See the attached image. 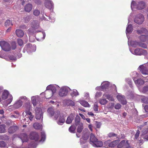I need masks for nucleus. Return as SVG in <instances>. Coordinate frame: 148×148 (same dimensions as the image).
<instances>
[{
  "instance_id": "f257e3e1",
  "label": "nucleus",
  "mask_w": 148,
  "mask_h": 148,
  "mask_svg": "<svg viewBox=\"0 0 148 148\" xmlns=\"http://www.w3.org/2000/svg\"><path fill=\"white\" fill-rule=\"evenodd\" d=\"M104 91L116 92H117L116 85L108 81H104L101 83Z\"/></svg>"
},
{
  "instance_id": "f03ea898",
  "label": "nucleus",
  "mask_w": 148,
  "mask_h": 148,
  "mask_svg": "<svg viewBox=\"0 0 148 148\" xmlns=\"http://www.w3.org/2000/svg\"><path fill=\"white\" fill-rule=\"evenodd\" d=\"M90 143L93 146L95 147H101L103 145V142L98 140L94 135L92 133L90 134Z\"/></svg>"
},
{
  "instance_id": "7ed1b4c3",
  "label": "nucleus",
  "mask_w": 148,
  "mask_h": 148,
  "mask_svg": "<svg viewBox=\"0 0 148 148\" xmlns=\"http://www.w3.org/2000/svg\"><path fill=\"white\" fill-rule=\"evenodd\" d=\"M30 109V106H29L26 109L25 111L23 113V115L26 118H25L23 119V121L25 122V124H28L30 121H31L33 118L34 116L32 114V113L29 111Z\"/></svg>"
},
{
  "instance_id": "20e7f679",
  "label": "nucleus",
  "mask_w": 148,
  "mask_h": 148,
  "mask_svg": "<svg viewBox=\"0 0 148 148\" xmlns=\"http://www.w3.org/2000/svg\"><path fill=\"white\" fill-rule=\"evenodd\" d=\"M146 4L143 1H140L136 4L134 1H132L131 4V8L132 10L134 8H136L138 10L144 9L145 7Z\"/></svg>"
},
{
  "instance_id": "39448f33",
  "label": "nucleus",
  "mask_w": 148,
  "mask_h": 148,
  "mask_svg": "<svg viewBox=\"0 0 148 148\" xmlns=\"http://www.w3.org/2000/svg\"><path fill=\"white\" fill-rule=\"evenodd\" d=\"M60 88V86L56 84H51L46 87L45 91L51 92H56L57 90Z\"/></svg>"
},
{
  "instance_id": "423d86ee",
  "label": "nucleus",
  "mask_w": 148,
  "mask_h": 148,
  "mask_svg": "<svg viewBox=\"0 0 148 148\" xmlns=\"http://www.w3.org/2000/svg\"><path fill=\"white\" fill-rule=\"evenodd\" d=\"M2 98L4 100L7 99L5 101L6 106H8V104H10L13 100V97L10 93H3Z\"/></svg>"
},
{
  "instance_id": "0eeeda50",
  "label": "nucleus",
  "mask_w": 148,
  "mask_h": 148,
  "mask_svg": "<svg viewBox=\"0 0 148 148\" xmlns=\"http://www.w3.org/2000/svg\"><path fill=\"white\" fill-rule=\"evenodd\" d=\"M119 141L120 140L119 139L116 140L112 142L110 140H107L104 142V145L106 148L113 147L116 145Z\"/></svg>"
},
{
  "instance_id": "6e6552de",
  "label": "nucleus",
  "mask_w": 148,
  "mask_h": 148,
  "mask_svg": "<svg viewBox=\"0 0 148 148\" xmlns=\"http://www.w3.org/2000/svg\"><path fill=\"white\" fill-rule=\"evenodd\" d=\"M0 46L2 50L5 51H10L11 49V46L10 44L5 41H1L0 42Z\"/></svg>"
},
{
  "instance_id": "1a4fd4ad",
  "label": "nucleus",
  "mask_w": 148,
  "mask_h": 148,
  "mask_svg": "<svg viewBox=\"0 0 148 148\" xmlns=\"http://www.w3.org/2000/svg\"><path fill=\"white\" fill-rule=\"evenodd\" d=\"M138 69L143 75L148 74V63L144 64L139 66Z\"/></svg>"
},
{
  "instance_id": "9d476101",
  "label": "nucleus",
  "mask_w": 148,
  "mask_h": 148,
  "mask_svg": "<svg viewBox=\"0 0 148 148\" xmlns=\"http://www.w3.org/2000/svg\"><path fill=\"white\" fill-rule=\"evenodd\" d=\"M130 52L133 54L136 55H145L147 53V51L142 49L137 48L133 51L129 48Z\"/></svg>"
},
{
  "instance_id": "9b49d317",
  "label": "nucleus",
  "mask_w": 148,
  "mask_h": 148,
  "mask_svg": "<svg viewBox=\"0 0 148 148\" xmlns=\"http://www.w3.org/2000/svg\"><path fill=\"white\" fill-rule=\"evenodd\" d=\"M60 92H78L77 90L76 89L71 90L70 88L67 86H63L60 88Z\"/></svg>"
},
{
  "instance_id": "f8f14e48",
  "label": "nucleus",
  "mask_w": 148,
  "mask_h": 148,
  "mask_svg": "<svg viewBox=\"0 0 148 148\" xmlns=\"http://www.w3.org/2000/svg\"><path fill=\"white\" fill-rule=\"evenodd\" d=\"M47 111L49 115L51 117L53 116L55 119H56L58 118L60 114V112L59 111L54 112L53 109L52 108H49Z\"/></svg>"
},
{
  "instance_id": "ddd939ff",
  "label": "nucleus",
  "mask_w": 148,
  "mask_h": 148,
  "mask_svg": "<svg viewBox=\"0 0 148 148\" xmlns=\"http://www.w3.org/2000/svg\"><path fill=\"white\" fill-rule=\"evenodd\" d=\"M36 118L37 119H41L42 120L43 114L42 109L40 108H37L35 110Z\"/></svg>"
},
{
  "instance_id": "4468645a",
  "label": "nucleus",
  "mask_w": 148,
  "mask_h": 148,
  "mask_svg": "<svg viewBox=\"0 0 148 148\" xmlns=\"http://www.w3.org/2000/svg\"><path fill=\"white\" fill-rule=\"evenodd\" d=\"M144 21V17L141 14H137L136 16L134 19L135 23L139 24H142Z\"/></svg>"
},
{
  "instance_id": "2eb2a0df",
  "label": "nucleus",
  "mask_w": 148,
  "mask_h": 148,
  "mask_svg": "<svg viewBox=\"0 0 148 148\" xmlns=\"http://www.w3.org/2000/svg\"><path fill=\"white\" fill-rule=\"evenodd\" d=\"M27 98L25 96H22L20 97V99L16 101L13 105V107L15 109H17L21 107L23 104V102L21 99L26 100Z\"/></svg>"
},
{
  "instance_id": "dca6fc26",
  "label": "nucleus",
  "mask_w": 148,
  "mask_h": 148,
  "mask_svg": "<svg viewBox=\"0 0 148 148\" xmlns=\"http://www.w3.org/2000/svg\"><path fill=\"white\" fill-rule=\"evenodd\" d=\"M25 49L27 52H34L36 50V47L35 45H32L31 44H28L26 46Z\"/></svg>"
},
{
  "instance_id": "f3484780",
  "label": "nucleus",
  "mask_w": 148,
  "mask_h": 148,
  "mask_svg": "<svg viewBox=\"0 0 148 148\" xmlns=\"http://www.w3.org/2000/svg\"><path fill=\"white\" fill-rule=\"evenodd\" d=\"M44 4L47 8L50 10L53 9L54 4L51 0H45Z\"/></svg>"
},
{
  "instance_id": "a211bd4d",
  "label": "nucleus",
  "mask_w": 148,
  "mask_h": 148,
  "mask_svg": "<svg viewBox=\"0 0 148 148\" xmlns=\"http://www.w3.org/2000/svg\"><path fill=\"white\" fill-rule=\"evenodd\" d=\"M41 14L42 15H40L39 16V20L40 21L42 20H45L47 21L48 20V18H46L45 16H46L47 18H48L49 20L51 19V21L52 22H54L55 20V18L54 17L52 18H51V17L50 16L49 17L47 16L45 13H42V12H41Z\"/></svg>"
},
{
  "instance_id": "6ab92c4d",
  "label": "nucleus",
  "mask_w": 148,
  "mask_h": 148,
  "mask_svg": "<svg viewBox=\"0 0 148 148\" xmlns=\"http://www.w3.org/2000/svg\"><path fill=\"white\" fill-rule=\"evenodd\" d=\"M29 138L31 139L34 140L35 141H37L39 139V136L37 133L33 132L31 133Z\"/></svg>"
},
{
  "instance_id": "aec40b11",
  "label": "nucleus",
  "mask_w": 148,
  "mask_h": 148,
  "mask_svg": "<svg viewBox=\"0 0 148 148\" xmlns=\"http://www.w3.org/2000/svg\"><path fill=\"white\" fill-rule=\"evenodd\" d=\"M128 25L126 30V33L128 38L129 37L128 34L132 32L133 29L132 25L130 24H129L130 21V18L128 19Z\"/></svg>"
},
{
  "instance_id": "412c9836",
  "label": "nucleus",
  "mask_w": 148,
  "mask_h": 148,
  "mask_svg": "<svg viewBox=\"0 0 148 148\" xmlns=\"http://www.w3.org/2000/svg\"><path fill=\"white\" fill-rule=\"evenodd\" d=\"M116 98L119 102L122 104L125 105L127 103V102L124 96L119 95L116 96Z\"/></svg>"
},
{
  "instance_id": "4be33fe9",
  "label": "nucleus",
  "mask_w": 148,
  "mask_h": 148,
  "mask_svg": "<svg viewBox=\"0 0 148 148\" xmlns=\"http://www.w3.org/2000/svg\"><path fill=\"white\" fill-rule=\"evenodd\" d=\"M129 142L128 140H127L126 142L125 140L122 141L118 145L117 147L122 148L123 147H124L125 148L126 146H128L129 144Z\"/></svg>"
},
{
  "instance_id": "5701e85b",
  "label": "nucleus",
  "mask_w": 148,
  "mask_h": 148,
  "mask_svg": "<svg viewBox=\"0 0 148 148\" xmlns=\"http://www.w3.org/2000/svg\"><path fill=\"white\" fill-rule=\"evenodd\" d=\"M132 78L134 80L135 83L139 88V87L142 85H143L144 83V81L141 79H138L136 80H135V78L134 77H132Z\"/></svg>"
},
{
  "instance_id": "b1692460",
  "label": "nucleus",
  "mask_w": 148,
  "mask_h": 148,
  "mask_svg": "<svg viewBox=\"0 0 148 148\" xmlns=\"http://www.w3.org/2000/svg\"><path fill=\"white\" fill-rule=\"evenodd\" d=\"M31 25L32 28L36 29L39 27V23L38 21L34 20L31 22Z\"/></svg>"
},
{
  "instance_id": "393cba45",
  "label": "nucleus",
  "mask_w": 148,
  "mask_h": 148,
  "mask_svg": "<svg viewBox=\"0 0 148 148\" xmlns=\"http://www.w3.org/2000/svg\"><path fill=\"white\" fill-rule=\"evenodd\" d=\"M128 45L130 47L132 46L135 47L138 45V43L135 41H130L129 37H128Z\"/></svg>"
},
{
  "instance_id": "a878e982",
  "label": "nucleus",
  "mask_w": 148,
  "mask_h": 148,
  "mask_svg": "<svg viewBox=\"0 0 148 148\" xmlns=\"http://www.w3.org/2000/svg\"><path fill=\"white\" fill-rule=\"evenodd\" d=\"M36 32H41V33H40V35L41 36V37H40L37 39L39 41H40L44 40L46 36L45 32L44 31H43L42 29H41V30H38L37 31H36Z\"/></svg>"
},
{
  "instance_id": "bb28decb",
  "label": "nucleus",
  "mask_w": 148,
  "mask_h": 148,
  "mask_svg": "<svg viewBox=\"0 0 148 148\" xmlns=\"http://www.w3.org/2000/svg\"><path fill=\"white\" fill-rule=\"evenodd\" d=\"M19 138L23 143L27 142L28 140L27 136L25 134H22L20 136Z\"/></svg>"
},
{
  "instance_id": "cd10ccee",
  "label": "nucleus",
  "mask_w": 148,
  "mask_h": 148,
  "mask_svg": "<svg viewBox=\"0 0 148 148\" xmlns=\"http://www.w3.org/2000/svg\"><path fill=\"white\" fill-rule=\"evenodd\" d=\"M32 8V5L31 3L26 4L24 7L25 10L27 12H30Z\"/></svg>"
},
{
  "instance_id": "c85d7f7f",
  "label": "nucleus",
  "mask_w": 148,
  "mask_h": 148,
  "mask_svg": "<svg viewBox=\"0 0 148 148\" xmlns=\"http://www.w3.org/2000/svg\"><path fill=\"white\" fill-rule=\"evenodd\" d=\"M18 129V127L16 126H12L10 127L8 130L10 134H12L15 132Z\"/></svg>"
},
{
  "instance_id": "c756f323",
  "label": "nucleus",
  "mask_w": 148,
  "mask_h": 148,
  "mask_svg": "<svg viewBox=\"0 0 148 148\" xmlns=\"http://www.w3.org/2000/svg\"><path fill=\"white\" fill-rule=\"evenodd\" d=\"M74 116L73 114H71L68 117L66 121V123L68 124L71 123L72 121L73 120Z\"/></svg>"
},
{
  "instance_id": "7c9ffc66",
  "label": "nucleus",
  "mask_w": 148,
  "mask_h": 148,
  "mask_svg": "<svg viewBox=\"0 0 148 148\" xmlns=\"http://www.w3.org/2000/svg\"><path fill=\"white\" fill-rule=\"evenodd\" d=\"M16 33L17 36L19 37H22L24 35L23 32L21 29L16 30Z\"/></svg>"
},
{
  "instance_id": "2f4dec72",
  "label": "nucleus",
  "mask_w": 148,
  "mask_h": 148,
  "mask_svg": "<svg viewBox=\"0 0 148 148\" xmlns=\"http://www.w3.org/2000/svg\"><path fill=\"white\" fill-rule=\"evenodd\" d=\"M137 32L138 34H141L142 33H145L146 35H148V31L145 28H141L140 29L137 31Z\"/></svg>"
},
{
  "instance_id": "473e14b6",
  "label": "nucleus",
  "mask_w": 148,
  "mask_h": 148,
  "mask_svg": "<svg viewBox=\"0 0 148 148\" xmlns=\"http://www.w3.org/2000/svg\"><path fill=\"white\" fill-rule=\"evenodd\" d=\"M79 103L80 104L83 106L86 107H90V106L87 102L84 100H81L79 101Z\"/></svg>"
},
{
  "instance_id": "72a5a7b5",
  "label": "nucleus",
  "mask_w": 148,
  "mask_h": 148,
  "mask_svg": "<svg viewBox=\"0 0 148 148\" xmlns=\"http://www.w3.org/2000/svg\"><path fill=\"white\" fill-rule=\"evenodd\" d=\"M65 121V119L64 116L63 115H60L58 120V123L60 125H62Z\"/></svg>"
},
{
  "instance_id": "f704fd0d",
  "label": "nucleus",
  "mask_w": 148,
  "mask_h": 148,
  "mask_svg": "<svg viewBox=\"0 0 148 148\" xmlns=\"http://www.w3.org/2000/svg\"><path fill=\"white\" fill-rule=\"evenodd\" d=\"M89 135L90 133L87 130L85 133H83L82 136L83 139L85 140H87L88 138Z\"/></svg>"
},
{
  "instance_id": "c9c22d12",
  "label": "nucleus",
  "mask_w": 148,
  "mask_h": 148,
  "mask_svg": "<svg viewBox=\"0 0 148 148\" xmlns=\"http://www.w3.org/2000/svg\"><path fill=\"white\" fill-rule=\"evenodd\" d=\"M66 104L69 106H73L75 105V103L72 101L70 100H66L64 101Z\"/></svg>"
},
{
  "instance_id": "e433bc0d",
  "label": "nucleus",
  "mask_w": 148,
  "mask_h": 148,
  "mask_svg": "<svg viewBox=\"0 0 148 148\" xmlns=\"http://www.w3.org/2000/svg\"><path fill=\"white\" fill-rule=\"evenodd\" d=\"M37 145V141H32L28 145V148H35Z\"/></svg>"
},
{
  "instance_id": "4c0bfd02",
  "label": "nucleus",
  "mask_w": 148,
  "mask_h": 148,
  "mask_svg": "<svg viewBox=\"0 0 148 148\" xmlns=\"http://www.w3.org/2000/svg\"><path fill=\"white\" fill-rule=\"evenodd\" d=\"M33 127L36 129L40 130L42 129V126L41 124L37 123H35L33 124Z\"/></svg>"
},
{
  "instance_id": "58836bf2",
  "label": "nucleus",
  "mask_w": 148,
  "mask_h": 148,
  "mask_svg": "<svg viewBox=\"0 0 148 148\" xmlns=\"http://www.w3.org/2000/svg\"><path fill=\"white\" fill-rule=\"evenodd\" d=\"M75 124L76 125H80V123H82L80 122V118L78 115L76 116L75 118Z\"/></svg>"
},
{
  "instance_id": "ea45409f",
  "label": "nucleus",
  "mask_w": 148,
  "mask_h": 148,
  "mask_svg": "<svg viewBox=\"0 0 148 148\" xmlns=\"http://www.w3.org/2000/svg\"><path fill=\"white\" fill-rule=\"evenodd\" d=\"M104 94L103 96L106 97V98L108 99L111 101H114V99L112 96L110 95L109 94Z\"/></svg>"
},
{
  "instance_id": "a19ab883",
  "label": "nucleus",
  "mask_w": 148,
  "mask_h": 148,
  "mask_svg": "<svg viewBox=\"0 0 148 148\" xmlns=\"http://www.w3.org/2000/svg\"><path fill=\"white\" fill-rule=\"evenodd\" d=\"M32 103L34 106H35L36 105L37 101L38 100L37 96H33L32 97Z\"/></svg>"
},
{
  "instance_id": "79ce46f5",
  "label": "nucleus",
  "mask_w": 148,
  "mask_h": 148,
  "mask_svg": "<svg viewBox=\"0 0 148 148\" xmlns=\"http://www.w3.org/2000/svg\"><path fill=\"white\" fill-rule=\"evenodd\" d=\"M78 127L77 129V132L80 133L82 132L83 129V125L82 123H80V125H77Z\"/></svg>"
},
{
  "instance_id": "37998d69",
  "label": "nucleus",
  "mask_w": 148,
  "mask_h": 148,
  "mask_svg": "<svg viewBox=\"0 0 148 148\" xmlns=\"http://www.w3.org/2000/svg\"><path fill=\"white\" fill-rule=\"evenodd\" d=\"M5 132V126L4 125H0V133H3Z\"/></svg>"
},
{
  "instance_id": "c03bdc74",
  "label": "nucleus",
  "mask_w": 148,
  "mask_h": 148,
  "mask_svg": "<svg viewBox=\"0 0 148 148\" xmlns=\"http://www.w3.org/2000/svg\"><path fill=\"white\" fill-rule=\"evenodd\" d=\"M9 139V137L6 135L4 134L3 135H0V139L3 140H8Z\"/></svg>"
},
{
  "instance_id": "a18cd8bd",
  "label": "nucleus",
  "mask_w": 148,
  "mask_h": 148,
  "mask_svg": "<svg viewBox=\"0 0 148 148\" xmlns=\"http://www.w3.org/2000/svg\"><path fill=\"white\" fill-rule=\"evenodd\" d=\"M147 36H148V35H147V36L142 35L140 37V39L142 41H145L147 39Z\"/></svg>"
},
{
  "instance_id": "49530a36",
  "label": "nucleus",
  "mask_w": 148,
  "mask_h": 148,
  "mask_svg": "<svg viewBox=\"0 0 148 148\" xmlns=\"http://www.w3.org/2000/svg\"><path fill=\"white\" fill-rule=\"evenodd\" d=\"M76 129V127L74 125H72L69 129L70 132L72 133H74Z\"/></svg>"
},
{
  "instance_id": "de8ad7c7",
  "label": "nucleus",
  "mask_w": 148,
  "mask_h": 148,
  "mask_svg": "<svg viewBox=\"0 0 148 148\" xmlns=\"http://www.w3.org/2000/svg\"><path fill=\"white\" fill-rule=\"evenodd\" d=\"M41 139L40 141L42 142H44L46 138V135L45 134V133L44 132H41Z\"/></svg>"
},
{
  "instance_id": "09e8293b",
  "label": "nucleus",
  "mask_w": 148,
  "mask_h": 148,
  "mask_svg": "<svg viewBox=\"0 0 148 148\" xmlns=\"http://www.w3.org/2000/svg\"><path fill=\"white\" fill-rule=\"evenodd\" d=\"M141 100L143 102L148 104V97H141Z\"/></svg>"
},
{
  "instance_id": "8fccbe9b",
  "label": "nucleus",
  "mask_w": 148,
  "mask_h": 148,
  "mask_svg": "<svg viewBox=\"0 0 148 148\" xmlns=\"http://www.w3.org/2000/svg\"><path fill=\"white\" fill-rule=\"evenodd\" d=\"M33 14L35 16H38L40 13V11L37 9H35L33 11Z\"/></svg>"
},
{
  "instance_id": "3c124183",
  "label": "nucleus",
  "mask_w": 148,
  "mask_h": 148,
  "mask_svg": "<svg viewBox=\"0 0 148 148\" xmlns=\"http://www.w3.org/2000/svg\"><path fill=\"white\" fill-rule=\"evenodd\" d=\"M5 25L6 27L10 26L12 25V22L9 20H7L5 23Z\"/></svg>"
},
{
  "instance_id": "603ef678",
  "label": "nucleus",
  "mask_w": 148,
  "mask_h": 148,
  "mask_svg": "<svg viewBox=\"0 0 148 148\" xmlns=\"http://www.w3.org/2000/svg\"><path fill=\"white\" fill-rule=\"evenodd\" d=\"M95 89L96 90L98 91H103L104 92V90L101 84V86L97 87L95 88Z\"/></svg>"
},
{
  "instance_id": "864d4df0",
  "label": "nucleus",
  "mask_w": 148,
  "mask_h": 148,
  "mask_svg": "<svg viewBox=\"0 0 148 148\" xmlns=\"http://www.w3.org/2000/svg\"><path fill=\"white\" fill-rule=\"evenodd\" d=\"M126 81L128 84L132 88V81L131 79L127 78L126 79Z\"/></svg>"
},
{
  "instance_id": "5fc2aeb1",
  "label": "nucleus",
  "mask_w": 148,
  "mask_h": 148,
  "mask_svg": "<svg viewBox=\"0 0 148 148\" xmlns=\"http://www.w3.org/2000/svg\"><path fill=\"white\" fill-rule=\"evenodd\" d=\"M147 133H148V128H145L143 130L142 135H145Z\"/></svg>"
},
{
  "instance_id": "6e6d98bb",
  "label": "nucleus",
  "mask_w": 148,
  "mask_h": 148,
  "mask_svg": "<svg viewBox=\"0 0 148 148\" xmlns=\"http://www.w3.org/2000/svg\"><path fill=\"white\" fill-rule=\"evenodd\" d=\"M11 49L13 50L15 49L16 47V44L15 42H13L11 43Z\"/></svg>"
},
{
  "instance_id": "4d7b16f0",
  "label": "nucleus",
  "mask_w": 148,
  "mask_h": 148,
  "mask_svg": "<svg viewBox=\"0 0 148 148\" xmlns=\"http://www.w3.org/2000/svg\"><path fill=\"white\" fill-rule=\"evenodd\" d=\"M34 31L32 32L31 31V29H29V30H28V34H29V40L31 42H32L33 41V40H31V36L32 34H33Z\"/></svg>"
},
{
  "instance_id": "13d9d810",
  "label": "nucleus",
  "mask_w": 148,
  "mask_h": 148,
  "mask_svg": "<svg viewBox=\"0 0 148 148\" xmlns=\"http://www.w3.org/2000/svg\"><path fill=\"white\" fill-rule=\"evenodd\" d=\"M107 102V100L105 99H102L100 100V103L102 105H104Z\"/></svg>"
},
{
  "instance_id": "bf43d9fd",
  "label": "nucleus",
  "mask_w": 148,
  "mask_h": 148,
  "mask_svg": "<svg viewBox=\"0 0 148 148\" xmlns=\"http://www.w3.org/2000/svg\"><path fill=\"white\" fill-rule=\"evenodd\" d=\"M138 45L140 47H143L145 48H146L147 47L146 45L145 44L143 43H138Z\"/></svg>"
},
{
  "instance_id": "052dcab7",
  "label": "nucleus",
  "mask_w": 148,
  "mask_h": 148,
  "mask_svg": "<svg viewBox=\"0 0 148 148\" xmlns=\"http://www.w3.org/2000/svg\"><path fill=\"white\" fill-rule=\"evenodd\" d=\"M17 42L20 46H22L23 45V40L21 39H18L17 40Z\"/></svg>"
},
{
  "instance_id": "680f3d73",
  "label": "nucleus",
  "mask_w": 148,
  "mask_h": 148,
  "mask_svg": "<svg viewBox=\"0 0 148 148\" xmlns=\"http://www.w3.org/2000/svg\"><path fill=\"white\" fill-rule=\"evenodd\" d=\"M121 107V105L119 103L116 104L114 106V108L116 109L119 110L120 109Z\"/></svg>"
},
{
  "instance_id": "e2e57ef3",
  "label": "nucleus",
  "mask_w": 148,
  "mask_h": 148,
  "mask_svg": "<svg viewBox=\"0 0 148 148\" xmlns=\"http://www.w3.org/2000/svg\"><path fill=\"white\" fill-rule=\"evenodd\" d=\"M6 144L5 142L1 141H0V147H4L5 146Z\"/></svg>"
},
{
  "instance_id": "0e129e2a",
  "label": "nucleus",
  "mask_w": 148,
  "mask_h": 148,
  "mask_svg": "<svg viewBox=\"0 0 148 148\" xmlns=\"http://www.w3.org/2000/svg\"><path fill=\"white\" fill-rule=\"evenodd\" d=\"M30 19L29 16H27L25 17L24 18V21L25 23H28L30 20Z\"/></svg>"
},
{
  "instance_id": "69168bd1",
  "label": "nucleus",
  "mask_w": 148,
  "mask_h": 148,
  "mask_svg": "<svg viewBox=\"0 0 148 148\" xmlns=\"http://www.w3.org/2000/svg\"><path fill=\"white\" fill-rule=\"evenodd\" d=\"M140 134V131L139 130H138L137 131V132H136L135 136V138L137 139V138L139 136Z\"/></svg>"
},
{
  "instance_id": "338daca9",
  "label": "nucleus",
  "mask_w": 148,
  "mask_h": 148,
  "mask_svg": "<svg viewBox=\"0 0 148 148\" xmlns=\"http://www.w3.org/2000/svg\"><path fill=\"white\" fill-rule=\"evenodd\" d=\"M148 91V86H146L143 87V91L145 92Z\"/></svg>"
},
{
  "instance_id": "774afa93",
  "label": "nucleus",
  "mask_w": 148,
  "mask_h": 148,
  "mask_svg": "<svg viewBox=\"0 0 148 148\" xmlns=\"http://www.w3.org/2000/svg\"><path fill=\"white\" fill-rule=\"evenodd\" d=\"M93 109L95 111H98V106L96 104H94Z\"/></svg>"
}]
</instances>
